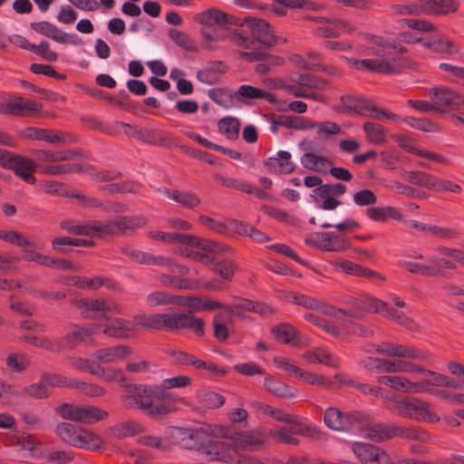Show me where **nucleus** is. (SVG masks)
I'll return each instance as SVG.
<instances>
[{"label": "nucleus", "instance_id": "1", "mask_svg": "<svg viewBox=\"0 0 464 464\" xmlns=\"http://www.w3.org/2000/svg\"><path fill=\"white\" fill-rule=\"evenodd\" d=\"M128 394L123 401L130 407H136L146 411L151 417L168 414L170 410L164 403L156 404L155 401H162L169 397L167 391L159 386L123 384Z\"/></svg>", "mask_w": 464, "mask_h": 464}, {"label": "nucleus", "instance_id": "2", "mask_svg": "<svg viewBox=\"0 0 464 464\" xmlns=\"http://www.w3.org/2000/svg\"><path fill=\"white\" fill-rule=\"evenodd\" d=\"M145 327L162 329L169 331H179L183 329H192L198 336H203L205 332V323L201 318H198L188 313H169V314H154L150 315Z\"/></svg>", "mask_w": 464, "mask_h": 464}, {"label": "nucleus", "instance_id": "3", "mask_svg": "<svg viewBox=\"0 0 464 464\" xmlns=\"http://www.w3.org/2000/svg\"><path fill=\"white\" fill-rule=\"evenodd\" d=\"M182 434L190 440H195V443L190 446L198 451H200L208 461L231 462L235 459L232 447L224 441L204 439L203 436L194 430H182Z\"/></svg>", "mask_w": 464, "mask_h": 464}, {"label": "nucleus", "instance_id": "4", "mask_svg": "<svg viewBox=\"0 0 464 464\" xmlns=\"http://www.w3.org/2000/svg\"><path fill=\"white\" fill-rule=\"evenodd\" d=\"M392 411L398 415L418 421L438 422L440 417L430 410V403L419 399L403 398L395 400Z\"/></svg>", "mask_w": 464, "mask_h": 464}, {"label": "nucleus", "instance_id": "5", "mask_svg": "<svg viewBox=\"0 0 464 464\" xmlns=\"http://www.w3.org/2000/svg\"><path fill=\"white\" fill-rule=\"evenodd\" d=\"M55 411L65 420L83 424H93L109 416L106 411L92 405L78 406L71 403H63Z\"/></svg>", "mask_w": 464, "mask_h": 464}, {"label": "nucleus", "instance_id": "6", "mask_svg": "<svg viewBox=\"0 0 464 464\" xmlns=\"http://www.w3.org/2000/svg\"><path fill=\"white\" fill-rule=\"evenodd\" d=\"M0 157V164L4 168L13 169L17 176L28 184H34L35 179L33 172L36 168V164L32 160L24 156L15 154H5Z\"/></svg>", "mask_w": 464, "mask_h": 464}, {"label": "nucleus", "instance_id": "7", "mask_svg": "<svg viewBox=\"0 0 464 464\" xmlns=\"http://www.w3.org/2000/svg\"><path fill=\"white\" fill-rule=\"evenodd\" d=\"M353 451L362 464H395L387 451L376 445L355 442Z\"/></svg>", "mask_w": 464, "mask_h": 464}, {"label": "nucleus", "instance_id": "8", "mask_svg": "<svg viewBox=\"0 0 464 464\" xmlns=\"http://www.w3.org/2000/svg\"><path fill=\"white\" fill-rule=\"evenodd\" d=\"M147 224L146 218L142 216L126 217L119 216L114 220L102 225V233L105 234H128L136 228L142 227Z\"/></svg>", "mask_w": 464, "mask_h": 464}, {"label": "nucleus", "instance_id": "9", "mask_svg": "<svg viewBox=\"0 0 464 464\" xmlns=\"http://www.w3.org/2000/svg\"><path fill=\"white\" fill-rule=\"evenodd\" d=\"M225 437L233 440L232 450L234 454L238 450H249L264 444L267 437L258 430L225 434Z\"/></svg>", "mask_w": 464, "mask_h": 464}, {"label": "nucleus", "instance_id": "10", "mask_svg": "<svg viewBox=\"0 0 464 464\" xmlns=\"http://www.w3.org/2000/svg\"><path fill=\"white\" fill-rule=\"evenodd\" d=\"M246 22L254 43L258 42L267 48H271L276 44L277 38L270 30V25L266 20L252 16Z\"/></svg>", "mask_w": 464, "mask_h": 464}, {"label": "nucleus", "instance_id": "11", "mask_svg": "<svg viewBox=\"0 0 464 464\" xmlns=\"http://www.w3.org/2000/svg\"><path fill=\"white\" fill-rule=\"evenodd\" d=\"M430 98L436 106L448 107L451 110H458L464 107V96L446 87L431 88Z\"/></svg>", "mask_w": 464, "mask_h": 464}, {"label": "nucleus", "instance_id": "12", "mask_svg": "<svg viewBox=\"0 0 464 464\" xmlns=\"http://www.w3.org/2000/svg\"><path fill=\"white\" fill-rule=\"evenodd\" d=\"M373 347L377 353L388 357H399L412 360L425 358L424 354L418 349L402 344L386 342L379 345H374Z\"/></svg>", "mask_w": 464, "mask_h": 464}, {"label": "nucleus", "instance_id": "13", "mask_svg": "<svg viewBox=\"0 0 464 464\" xmlns=\"http://www.w3.org/2000/svg\"><path fill=\"white\" fill-rule=\"evenodd\" d=\"M76 306L83 309L82 314L86 319H108L107 312L111 310L109 302L104 299L82 298L76 302Z\"/></svg>", "mask_w": 464, "mask_h": 464}, {"label": "nucleus", "instance_id": "14", "mask_svg": "<svg viewBox=\"0 0 464 464\" xmlns=\"http://www.w3.org/2000/svg\"><path fill=\"white\" fill-rule=\"evenodd\" d=\"M337 111L342 113L356 112L363 115L365 111H376L377 109L368 101L347 95L341 98V104L337 107Z\"/></svg>", "mask_w": 464, "mask_h": 464}, {"label": "nucleus", "instance_id": "15", "mask_svg": "<svg viewBox=\"0 0 464 464\" xmlns=\"http://www.w3.org/2000/svg\"><path fill=\"white\" fill-rule=\"evenodd\" d=\"M131 353V349L127 345H116L96 351L94 358L99 364L109 363L119 359L126 358Z\"/></svg>", "mask_w": 464, "mask_h": 464}, {"label": "nucleus", "instance_id": "16", "mask_svg": "<svg viewBox=\"0 0 464 464\" xmlns=\"http://www.w3.org/2000/svg\"><path fill=\"white\" fill-rule=\"evenodd\" d=\"M24 258L28 261H34L39 265L48 267H56L63 270L71 269L72 267V264L69 260L63 258H53L34 251L25 253Z\"/></svg>", "mask_w": 464, "mask_h": 464}, {"label": "nucleus", "instance_id": "17", "mask_svg": "<svg viewBox=\"0 0 464 464\" xmlns=\"http://www.w3.org/2000/svg\"><path fill=\"white\" fill-rule=\"evenodd\" d=\"M24 138L34 140H44L51 144H65L66 140L64 138L58 134H53L51 130L48 129H38L29 127L24 130Z\"/></svg>", "mask_w": 464, "mask_h": 464}, {"label": "nucleus", "instance_id": "18", "mask_svg": "<svg viewBox=\"0 0 464 464\" xmlns=\"http://www.w3.org/2000/svg\"><path fill=\"white\" fill-rule=\"evenodd\" d=\"M334 266L336 268L342 269L343 272H345L348 275L356 276H364V277H372V278H378L381 280H384L385 278L381 276L380 274L367 268L363 267L360 265H357L355 263H353L351 261H342V262H336L334 264Z\"/></svg>", "mask_w": 464, "mask_h": 464}, {"label": "nucleus", "instance_id": "19", "mask_svg": "<svg viewBox=\"0 0 464 464\" xmlns=\"http://www.w3.org/2000/svg\"><path fill=\"white\" fill-rule=\"evenodd\" d=\"M301 162L304 168L319 173L326 172L333 165L327 158L311 152L304 154Z\"/></svg>", "mask_w": 464, "mask_h": 464}, {"label": "nucleus", "instance_id": "20", "mask_svg": "<svg viewBox=\"0 0 464 464\" xmlns=\"http://www.w3.org/2000/svg\"><path fill=\"white\" fill-rule=\"evenodd\" d=\"M109 323L103 329V334L114 338H127V332L131 331L130 322H127L119 318H109Z\"/></svg>", "mask_w": 464, "mask_h": 464}, {"label": "nucleus", "instance_id": "21", "mask_svg": "<svg viewBox=\"0 0 464 464\" xmlns=\"http://www.w3.org/2000/svg\"><path fill=\"white\" fill-rule=\"evenodd\" d=\"M424 7L428 14L445 15L450 13H456L458 4L455 0H429Z\"/></svg>", "mask_w": 464, "mask_h": 464}, {"label": "nucleus", "instance_id": "22", "mask_svg": "<svg viewBox=\"0 0 464 464\" xmlns=\"http://www.w3.org/2000/svg\"><path fill=\"white\" fill-rule=\"evenodd\" d=\"M55 431L63 441L78 448L81 441V434L76 433V427L73 424L60 422L56 425Z\"/></svg>", "mask_w": 464, "mask_h": 464}, {"label": "nucleus", "instance_id": "23", "mask_svg": "<svg viewBox=\"0 0 464 464\" xmlns=\"http://www.w3.org/2000/svg\"><path fill=\"white\" fill-rule=\"evenodd\" d=\"M15 117H33L36 115L43 108L42 104L34 101H25L23 97L14 98Z\"/></svg>", "mask_w": 464, "mask_h": 464}, {"label": "nucleus", "instance_id": "24", "mask_svg": "<svg viewBox=\"0 0 464 464\" xmlns=\"http://www.w3.org/2000/svg\"><path fill=\"white\" fill-rule=\"evenodd\" d=\"M365 435L376 441H383L392 438V426L385 424L365 425Z\"/></svg>", "mask_w": 464, "mask_h": 464}, {"label": "nucleus", "instance_id": "25", "mask_svg": "<svg viewBox=\"0 0 464 464\" xmlns=\"http://www.w3.org/2000/svg\"><path fill=\"white\" fill-rule=\"evenodd\" d=\"M367 361L369 364H373L375 369L384 372L394 373L403 372L402 360L390 361L384 358L368 357Z\"/></svg>", "mask_w": 464, "mask_h": 464}, {"label": "nucleus", "instance_id": "26", "mask_svg": "<svg viewBox=\"0 0 464 464\" xmlns=\"http://www.w3.org/2000/svg\"><path fill=\"white\" fill-rule=\"evenodd\" d=\"M444 375L427 370L420 382H415L416 392H430L433 386H442Z\"/></svg>", "mask_w": 464, "mask_h": 464}, {"label": "nucleus", "instance_id": "27", "mask_svg": "<svg viewBox=\"0 0 464 464\" xmlns=\"http://www.w3.org/2000/svg\"><path fill=\"white\" fill-rule=\"evenodd\" d=\"M265 118L271 122V130L274 133L277 131L278 126H285L290 129H295L297 127V116L268 113L265 115Z\"/></svg>", "mask_w": 464, "mask_h": 464}, {"label": "nucleus", "instance_id": "28", "mask_svg": "<svg viewBox=\"0 0 464 464\" xmlns=\"http://www.w3.org/2000/svg\"><path fill=\"white\" fill-rule=\"evenodd\" d=\"M198 20L202 24L213 25L216 24L224 26L227 24V14L218 9H209L200 14Z\"/></svg>", "mask_w": 464, "mask_h": 464}, {"label": "nucleus", "instance_id": "29", "mask_svg": "<svg viewBox=\"0 0 464 464\" xmlns=\"http://www.w3.org/2000/svg\"><path fill=\"white\" fill-rule=\"evenodd\" d=\"M344 414L337 408H328L324 416V421L327 427L338 431H344Z\"/></svg>", "mask_w": 464, "mask_h": 464}, {"label": "nucleus", "instance_id": "30", "mask_svg": "<svg viewBox=\"0 0 464 464\" xmlns=\"http://www.w3.org/2000/svg\"><path fill=\"white\" fill-rule=\"evenodd\" d=\"M264 384L266 389L276 396L283 398L295 396V392L287 384L280 381H276L272 377L266 378Z\"/></svg>", "mask_w": 464, "mask_h": 464}, {"label": "nucleus", "instance_id": "31", "mask_svg": "<svg viewBox=\"0 0 464 464\" xmlns=\"http://www.w3.org/2000/svg\"><path fill=\"white\" fill-rule=\"evenodd\" d=\"M237 94L248 99H265L267 102L274 103L276 97L273 93L265 92L259 88L251 85H242L237 90Z\"/></svg>", "mask_w": 464, "mask_h": 464}, {"label": "nucleus", "instance_id": "32", "mask_svg": "<svg viewBox=\"0 0 464 464\" xmlns=\"http://www.w3.org/2000/svg\"><path fill=\"white\" fill-rule=\"evenodd\" d=\"M169 38L180 48L188 52H198V48L196 43L185 33L177 29L169 31Z\"/></svg>", "mask_w": 464, "mask_h": 464}, {"label": "nucleus", "instance_id": "33", "mask_svg": "<svg viewBox=\"0 0 464 464\" xmlns=\"http://www.w3.org/2000/svg\"><path fill=\"white\" fill-rule=\"evenodd\" d=\"M406 179L414 185L424 187L429 189H434L435 182H437V178L421 171L407 172Z\"/></svg>", "mask_w": 464, "mask_h": 464}, {"label": "nucleus", "instance_id": "34", "mask_svg": "<svg viewBox=\"0 0 464 464\" xmlns=\"http://www.w3.org/2000/svg\"><path fill=\"white\" fill-rule=\"evenodd\" d=\"M271 333L284 343H290L297 336L295 328L286 323L274 326Z\"/></svg>", "mask_w": 464, "mask_h": 464}, {"label": "nucleus", "instance_id": "35", "mask_svg": "<svg viewBox=\"0 0 464 464\" xmlns=\"http://www.w3.org/2000/svg\"><path fill=\"white\" fill-rule=\"evenodd\" d=\"M363 130L370 141L374 143H383L386 137V130L381 124L376 122H365Z\"/></svg>", "mask_w": 464, "mask_h": 464}, {"label": "nucleus", "instance_id": "36", "mask_svg": "<svg viewBox=\"0 0 464 464\" xmlns=\"http://www.w3.org/2000/svg\"><path fill=\"white\" fill-rule=\"evenodd\" d=\"M92 334L93 331L90 328L73 324L72 332L65 335L64 340L69 346L72 347L76 344L77 341L84 342Z\"/></svg>", "mask_w": 464, "mask_h": 464}, {"label": "nucleus", "instance_id": "37", "mask_svg": "<svg viewBox=\"0 0 464 464\" xmlns=\"http://www.w3.org/2000/svg\"><path fill=\"white\" fill-rule=\"evenodd\" d=\"M43 173L59 176L69 173L82 172V166L80 164L46 165L43 167Z\"/></svg>", "mask_w": 464, "mask_h": 464}, {"label": "nucleus", "instance_id": "38", "mask_svg": "<svg viewBox=\"0 0 464 464\" xmlns=\"http://www.w3.org/2000/svg\"><path fill=\"white\" fill-rule=\"evenodd\" d=\"M361 64L366 69L381 73H394L395 68L386 60L365 59L361 61Z\"/></svg>", "mask_w": 464, "mask_h": 464}, {"label": "nucleus", "instance_id": "39", "mask_svg": "<svg viewBox=\"0 0 464 464\" xmlns=\"http://www.w3.org/2000/svg\"><path fill=\"white\" fill-rule=\"evenodd\" d=\"M102 446L103 440L100 436L86 430H82V434H81V441L78 445V448L96 450L101 449Z\"/></svg>", "mask_w": 464, "mask_h": 464}, {"label": "nucleus", "instance_id": "40", "mask_svg": "<svg viewBox=\"0 0 464 464\" xmlns=\"http://www.w3.org/2000/svg\"><path fill=\"white\" fill-rule=\"evenodd\" d=\"M111 431L116 437L121 439L139 434L143 431V428L137 422L129 421L121 423L120 425L112 428Z\"/></svg>", "mask_w": 464, "mask_h": 464}, {"label": "nucleus", "instance_id": "41", "mask_svg": "<svg viewBox=\"0 0 464 464\" xmlns=\"http://www.w3.org/2000/svg\"><path fill=\"white\" fill-rule=\"evenodd\" d=\"M295 82L300 87L314 90H324L327 84L325 80L309 73L300 74Z\"/></svg>", "mask_w": 464, "mask_h": 464}, {"label": "nucleus", "instance_id": "42", "mask_svg": "<svg viewBox=\"0 0 464 464\" xmlns=\"http://www.w3.org/2000/svg\"><path fill=\"white\" fill-rule=\"evenodd\" d=\"M290 424L289 433L301 434L313 439H319L321 436V431L314 426L305 425L295 420Z\"/></svg>", "mask_w": 464, "mask_h": 464}, {"label": "nucleus", "instance_id": "43", "mask_svg": "<svg viewBox=\"0 0 464 464\" xmlns=\"http://www.w3.org/2000/svg\"><path fill=\"white\" fill-rule=\"evenodd\" d=\"M236 271L237 266L231 260H222L216 263L214 266V272L226 281H230Z\"/></svg>", "mask_w": 464, "mask_h": 464}, {"label": "nucleus", "instance_id": "44", "mask_svg": "<svg viewBox=\"0 0 464 464\" xmlns=\"http://www.w3.org/2000/svg\"><path fill=\"white\" fill-rule=\"evenodd\" d=\"M148 301L152 305H169L176 304L178 301V295H173L162 291L152 292L148 295Z\"/></svg>", "mask_w": 464, "mask_h": 464}, {"label": "nucleus", "instance_id": "45", "mask_svg": "<svg viewBox=\"0 0 464 464\" xmlns=\"http://www.w3.org/2000/svg\"><path fill=\"white\" fill-rule=\"evenodd\" d=\"M304 358L311 362L324 363L328 366L338 368V363L332 361V355L325 350L318 349L315 352H306Z\"/></svg>", "mask_w": 464, "mask_h": 464}, {"label": "nucleus", "instance_id": "46", "mask_svg": "<svg viewBox=\"0 0 464 464\" xmlns=\"http://www.w3.org/2000/svg\"><path fill=\"white\" fill-rule=\"evenodd\" d=\"M107 281V279H103L99 276L93 277L92 279L72 276L70 278L68 284L70 285H74L79 288L97 289L101 285H104Z\"/></svg>", "mask_w": 464, "mask_h": 464}, {"label": "nucleus", "instance_id": "47", "mask_svg": "<svg viewBox=\"0 0 464 464\" xmlns=\"http://www.w3.org/2000/svg\"><path fill=\"white\" fill-rule=\"evenodd\" d=\"M238 120L231 117L223 118L218 121L219 130L229 139L237 138L239 131Z\"/></svg>", "mask_w": 464, "mask_h": 464}, {"label": "nucleus", "instance_id": "48", "mask_svg": "<svg viewBox=\"0 0 464 464\" xmlns=\"http://www.w3.org/2000/svg\"><path fill=\"white\" fill-rule=\"evenodd\" d=\"M23 392L34 399H46L50 396L46 384L44 381L39 382L32 383L24 388Z\"/></svg>", "mask_w": 464, "mask_h": 464}, {"label": "nucleus", "instance_id": "49", "mask_svg": "<svg viewBox=\"0 0 464 464\" xmlns=\"http://www.w3.org/2000/svg\"><path fill=\"white\" fill-rule=\"evenodd\" d=\"M170 354L174 358L176 363L178 364H190L195 366L196 368H201V366H205V362L197 359L195 356L186 352L172 351Z\"/></svg>", "mask_w": 464, "mask_h": 464}, {"label": "nucleus", "instance_id": "50", "mask_svg": "<svg viewBox=\"0 0 464 464\" xmlns=\"http://www.w3.org/2000/svg\"><path fill=\"white\" fill-rule=\"evenodd\" d=\"M6 364L12 371L22 372L29 366L30 361L24 354L11 353L6 359Z\"/></svg>", "mask_w": 464, "mask_h": 464}, {"label": "nucleus", "instance_id": "51", "mask_svg": "<svg viewBox=\"0 0 464 464\" xmlns=\"http://www.w3.org/2000/svg\"><path fill=\"white\" fill-rule=\"evenodd\" d=\"M226 319L223 314H218L213 320L214 336L221 341L225 342L228 338V329L225 324Z\"/></svg>", "mask_w": 464, "mask_h": 464}, {"label": "nucleus", "instance_id": "52", "mask_svg": "<svg viewBox=\"0 0 464 464\" xmlns=\"http://www.w3.org/2000/svg\"><path fill=\"white\" fill-rule=\"evenodd\" d=\"M304 318L307 321L312 322L316 326L324 329L325 332H327L328 334H332L334 337H338L341 334L340 329L335 324H331L321 318H318L312 314H306Z\"/></svg>", "mask_w": 464, "mask_h": 464}, {"label": "nucleus", "instance_id": "53", "mask_svg": "<svg viewBox=\"0 0 464 464\" xmlns=\"http://www.w3.org/2000/svg\"><path fill=\"white\" fill-rule=\"evenodd\" d=\"M291 298L295 304L301 305L306 309L319 310L322 309V306H324V303L305 295H293Z\"/></svg>", "mask_w": 464, "mask_h": 464}, {"label": "nucleus", "instance_id": "54", "mask_svg": "<svg viewBox=\"0 0 464 464\" xmlns=\"http://www.w3.org/2000/svg\"><path fill=\"white\" fill-rule=\"evenodd\" d=\"M317 236L322 239V244H320L321 249L326 251H338L342 248L338 237L330 233H317Z\"/></svg>", "mask_w": 464, "mask_h": 464}, {"label": "nucleus", "instance_id": "55", "mask_svg": "<svg viewBox=\"0 0 464 464\" xmlns=\"http://www.w3.org/2000/svg\"><path fill=\"white\" fill-rule=\"evenodd\" d=\"M95 375L104 379L107 382H119L124 384L125 377L121 370L113 369V368H103L100 366L98 369V372Z\"/></svg>", "mask_w": 464, "mask_h": 464}, {"label": "nucleus", "instance_id": "56", "mask_svg": "<svg viewBox=\"0 0 464 464\" xmlns=\"http://www.w3.org/2000/svg\"><path fill=\"white\" fill-rule=\"evenodd\" d=\"M30 51L40 55L48 62H55L58 59V54L50 49L47 42H42L39 45L34 44V46H31Z\"/></svg>", "mask_w": 464, "mask_h": 464}, {"label": "nucleus", "instance_id": "57", "mask_svg": "<svg viewBox=\"0 0 464 464\" xmlns=\"http://www.w3.org/2000/svg\"><path fill=\"white\" fill-rule=\"evenodd\" d=\"M42 381L45 382L46 386L48 384L53 387L72 386V382L68 381L66 377L55 373H44L42 375Z\"/></svg>", "mask_w": 464, "mask_h": 464}, {"label": "nucleus", "instance_id": "58", "mask_svg": "<svg viewBox=\"0 0 464 464\" xmlns=\"http://www.w3.org/2000/svg\"><path fill=\"white\" fill-rule=\"evenodd\" d=\"M397 436L413 440L423 441L425 440L417 430L392 426V438Z\"/></svg>", "mask_w": 464, "mask_h": 464}, {"label": "nucleus", "instance_id": "59", "mask_svg": "<svg viewBox=\"0 0 464 464\" xmlns=\"http://www.w3.org/2000/svg\"><path fill=\"white\" fill-rule=\"evenodd\" d=\"M354 203L359 206H371L376 203L377 198L370 189H362L353 195Z\"/></svg>", "mask_w": 464, "mask_h": 464}, {"label": "nucleus", "instance_id": "60", "mask_svg": "<svg viewBox=\"0 0 464 464\" xmlns=\"http://www.w3.org/2000/svg\"><path fill=\"white\" fill-rule=\"evenodd\" d=\"M191 378L186 375L175 376L172 378L165 379L163 386L161 387L165 391L172 388H183L188 387L191 384Z\"/></svg>", "mask_w": 464, "mask_h": 464}, {"label": "nucleus", "instance_id": "61", "mask_svg": "<svg viewBox=\"0 0 464 464\" xmlns=\"http://www.w3.org/2000/svg\"><path fill=\"white\" fill-rule=\"evenodd\" d=\"M299 377L313 385L316 384L327 388H330L333 385V382L330 380H327L324 376L309 372L302 371Z\"/></svg>", "mask_w": 464, "mask_h": 464}, {"label": "nucleus", "instance_id": "62", "mask_svg": "<svg viewBox=\"0 0 464 464\" xmlns=\"http://www.w3.org/2000/svg\"><path fill=\"white\" fill-rule=\"evenodd\" d=\"M140 265L153 266H170L171 260L165 256H155L151 254L142 252L140 255Z\"/></svg>", "mask_w": 464, "mask_h": 464}, {"label": "nucleus", "instance_id": "63", "mask_svg": "<svg viewBox=\"0 0 464 464\" xmlns=\"http://www.w3.org/2000/svg\"><path fill=\"white\" fill-rule=\"evenodd\" d=\"M343 422H344V431L349 430L353 428H357L358 430H363L364 429V423H363V418L359 413H347L344 414L343 417Z\"/></svg>", "mask_w": 464, "mask_h": 464}, {"label": "nucleus", "instance_id": "64", "mask_svg": "<svg viewBox=\"0 0 464 464\" xmlns=\"http://www.w3.org/2000/svg\"><path fill=\"white\" fill-rule=\"evenodd\" d=\"M391 388L397 391H404L406 392H416L415 382H411L404 377L392 376Z\"/></svg>", "mask_w": 464, "mask_h": 464}]
</instances>
